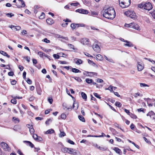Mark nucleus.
Segmentation results:
<instances>
[{
	"label": "nucleus",
	"instance_id": "obj_1",
	"mask_svg": "<svg viewBox=\"0 0 155 155\" xmlns=\"http://www.w3.org/2000/svg\"><path fill=\"white\" fill-rule=\"evenodd\" d=\"M103 15L104 17L106 18L113 19L116 16V13L113 7H109L104 10Z\"/></svg>",
	"mask_w": 155,
	"mask_h": 155
},
{
	"label": "nucleus",
	"instance_id": "obj_2",
	"mask_svg": "<svg viewBox=\"0 0 155 155\" xmlns=\"http://www.w3.org/2000/svg\"><path fill=\"white\" fill-rule=\"evenodd\" d=\"M138 7L141 9L147 10H150L153 8L151 3L148 2L147 3L142 2L138 5Z\"/></svg>",
	"mask_w": 155,
	"mask_h": 155
},
{
	"label": "nucleus",
	"instance_id": "obj_3",
	"mask_svg": "<svg viewBox=\"0 0 155 155\" xmlns=\"http://www.w3.org/2000/svg\"><path fill=\"white\" fill-rule=\"evenodd\" d=\"M120 6L123 8L128 7L130 3V0H119Z\"/></svg>",
	"mask_w": 155,
	"mask_h": 155
},
{
	"label": "nucleus",
	"instance_id": "obj_4",
	"mask_svg": "<svg viewBox=\"0 0 155 155\" xmlns=\"http://www.w3.org/2000/svg\"><path fill=\"white\" fill-rule=\"evenodd\" d=\"M124 14L133 19H135L137 18L136 14L133 11L129 10L127 11L124 12Z\"/></svg>",
	"mask_w": 155,
	"mask_h": 155
},
{
	"label": "nucleus",
	"instance_id": "obj_5",
	"mask_svg": "<svg viewBox=\"0 0 155 155\" xmlns=\"http://www.w3.org/2000/svg\"><path fill=\"white\" fill-rule=\"evenodd\" d=\"M126 27L132 28L136 30H138L140 27L137 24L134 23H131L125 25Z\"/></svg>",
	"mask_w": 155,
	"mask_h": 155
},
{
	"label": "nucleus",
	"instance_id": "obj_6",
	"mask_svg": "<svg viewBox=\"0 0 155 155\" xmlns=\"http://www.w3.org/2000/svg\"><path fill=\"white\" fill-rule=\"evenodd\" d=\"M1 147L6 151H9L11 150L10 147H8V145L4 142L1 143Z\"/></svg>",
	"mask_w": 155,
	"mask_h": 155
},
{
	"label": "nucleus",
	"instance_id": "obj_7",
	"mask_svg": "<svg viewBox=\"0 0 155 155\" xmlns=\"http://www.w3.org/2000/svg\"><path fill=\"white\" fill-rule=\"evenodd\" d=\"M15 5L18 8L24 7L25 5V2L22 0H18V2Z\"/></svg>",
	"mask_w": 155,
	"mask_h": 155
},
{
	"label": "nucleus",
	"instance_id": "obj_8",
	"mask_svg": "<svg viewBox=\"0 0 155 155\" xmlns=\"http://www.w3.org/2000/svg\"><path fill=\"white\" fill-rule=\"evenodd\" d=\"M93 48L95 51L99 52L100 51V47L96 44H94L93 45Z\"/></svg>",
	"mask_w": 155,
	"mask_h": 155
},
{
	"label": "nucleus",
	"instance_id": "obj_9",
	"mask_svg": "<svg viewBox=\"0 0 155 155\" xmlns=\"http://www.w3.org/2000/svg\"><path fill=\"white\" fill-rule=\"evenodd\" d=\"M89 39L87 38H83L81 40V43L83 45H86L88 44Z\"/></svg>",
	"mask_w": 155,
	"mask_h": 155
},
{
	"label": "nucleus",
	"instance_id": "obj_10",
	"mask_svg": "<svg viewBox=\"0 0 155 155\" xmlns=\"http://www.w3.org/2000/svg\"><path fill=\"white\" fill-rule=\"evenodd\" d=\"M77 11L79 13L84 14H87L88 13L87 10L83 9H78L77 10Z\"/></svg>",
	"mask_w": 155,
	"mask_h": 155
},
{
	"label": "nucleus",
	"instance_id": "obj_11",
	"mask_svg": "<svg viewBox=\"0 0 155 155\" xmlns=\"http://www.w3.org/2000/svg\"><path fill=\"white\" fill-rule=\"evenodd\" d=\"M86 75L90 77H92L94 75L97 76V73L94 72H89L88 71H86Z\"/></svg>",
	"mask_w": 155,
	"mask_h": 155
},
{
	"label": "nucleus",
	"instance_id": "obj_12",
	"mask_svg": "<svg viewBox=\"0 0 155 155\" xmlns=\"http://www.w3.org/2000/svg\"><path fill=\"white\" fill-rule=\"evenodd\" d=\"M68 153L71 154H73L74 155H77V153L75 151L74 149L69 148Z\"/></svg>",
	"mask_w": 155,
	"mask_h": 155
},
{
	"label": "nucleus",
	"instance_id": "obj_13",
	"mask_svg": "<svg viewBox=\"0 0 155 155\" xmlns=\"http://www.w3.org/2000/svg\"><path fill=\"white\" fill-rule=\"evenodd\" d=\"M113 150H114L118 154L120 155H122V152L121 150L118 148L117 147H114L113 149Z\"/></svg>",
	"mask_w": 155,
	"mask_h": 155
},
{
	"label": "nucleus",
	"instance_id": "obj_14",
	"mask_svg": "<svg viewBox=\"0 0 155 155\" xmlns=\"http://www.w3.org/2000/svg\"><path fill=\"white\" fill-rule=\"evenodd\" d=\"M138 70L139 71H142L144 68V66L143 65L140 64V63L138 62L137 66Z\"/></svg>",
	"mask_w": 155,
	"mask_h": 155
},
{
	"label": "nucleus",
	"instance_id": "obj_15",
	"mask_svg": "<svg viewBox=\"0 0 155 155\" xmlns=\"http://www.w3.org/2000/svg\"><path fill=\"white\" fill-rule=\"evenodd\" d=\"M71 27L73 29H75L79 27V25L78 24L72 23L71 25Z\"/></svg>",
	"mask_w": 155,
	"mask_h": 155
},
{
	"label": "nucleus",
	"instance_id": "obj_16",
	"mask_svg": "<svg viewBox=\"0 0 155 155\" xmlns=\"http://www.w3.org/2000/svg\"><path fill=\"white\" fill-rule=\"evenodd\" d=\"M126 43L124 44V45L128 47L133 46V45L131 42L127 41V42H126Z\"/></svg>",
	"mask_w": 155,
	"mask_h": 155
},
{
	"label": "nucleus",
	"instance_id": "obj_17",
	"mask_svg": "<svg viewBox=\"0 0 155 155\" xmlns=\"http://www.w3.org/2000/svg\"><path fill=\"white\" fill-rule=\"evenodd\" d=\"M47 23L49 25H51L54 23V21L51 18H49L46 20Z\"/></svg>",
	"mask_w": 155,
	"mask_h": 155
},
{
	"label": "nucleus",
	"instance_id": "obj_18",
	"mask_svg": "<svg viewBox=\"0 0 155 155\" xmlns=\"http://www.w3.org/2000/svg\"><path fill=\"white\" fill-rule=\"evenodd\" d=\"M81 95L85 101H86L87 99V96L86 94L83 92L81 93Z\"/></svg>",
	"mask_w": 155,
	"mask_h": 155
},
{
	"label": "nucleus",
	"instance_id": "obj_19",
	"mask_svg": "<svg viewBox=\"0 0 155 155\" xmlns=\"http://www.w3.org/2000/svg\"><path fill=\"white\" fill-rule=\"evenodd\" d=\"M24 143H26L31 147L33 148L34 147V145L30 141H24Z\"/></svg>",
	"mask_w": 155,
	"mask_h": 155
},
{
	"label": "nucleus",
	"instance_id": "obj_20",
	"mask_svg": "<svg viewBox=\"0 0 155 155\" xmlns=\"http://www.w3.org/2000/svg\"><path fill=\"white\" fill-rule=\"evenodd\" d=\"M68 48L70 49H72L73 50H77V49L75 48L74 47V46L72 44H68Z\"/></svg>",
	"mask_w": 155,
	"mask_h": 155
},
{
	"label": "nucleus",
	"instance_id": "obj_21",
	"mask_svg": "<svg viewBox=\"0 0 155 155\" xmlns=\"http://www.w3.org/2000/svg\"><path fill=\"white\" fill-rule=\"evenodd\" d=\"M0 53L3 55L6 56L8 58H9L10 57V56L4 51H0Z\"/></svg>",
	"mask_w": 155,
	"mask_h": 155
},
{
	"label": "nucleus",
	"instance_id": "obj_22",
	"mask_svg": "<svg viewBox=\"0 0 155 155\" xmlns=\"http://www.w3.org/2000/svg\"><path fill=\"white\" fill-rule=\"evenodd\" d=\"M96 58L97 60H102L103 59L102 56L100 54H98L96 55Z\"/></svg>",
	"mask_w": 155,
	"mask_h": 155
},
{
	"label": "nucleus",
	"instance_id": "obj_23",
	"mask_svg": "<svg viewBox=\"0 0 155 155\" xmlns=\"http://www.w3.org/2000/svg\"><path fill=\"white\" fill-rule=\"evenodd\" d=\"M54 132V130L52 129H50L48 130L45 132V134H51L52 133H53Z\"/></svg>",
	"mask_w": 155,
	"mask_h": 155
},
{
	"label": "nucleus",
	"instance_id": "obj_24",
	"mask_svg": "<svg viewBox=\"0 0 155 155\" xmlns=\"http://www.w3.org/2000/svg\"><path fill=\"white\" fill-rule=\"evenodd\" d=\"M98 15L97 12H95L91 11L90 13H89V15L91 16H95Z\"/></svg>",
	"mask_w": 155,
	"mask_h": 155
},
{
	"label": "nucleus",
	"instance_id": "obj_25",
	"mask_svg": "<svg viewBox=\"0 0 155 155\" xmlns=\"http://www.w3.org/2000/svg\"><path fill=\"white\" fill-rule=\"evenodd\" d=\"M30 128H29V131L30 133L31 134H33L35 130L33 128V127L31 125L30 126Z\"/></svg>",
	"mask_w": 155,
	"mask_h": 155
},
{
	"label": "nucleus",
	"instance_id": "obj_26",
	"mask_svg": "<svg viewBox=\"0 0 155 155\" xmlns=\"http://www.w3.org/2000/svg\"><path fill=\"white\" fill-rule=\"evenodd\" d=\"M98 148L101 150L104 151L107 150V147H101L99 146L98 147Z\"/></svg>",
	"mask_w": 155,
	"mask_h": 155
},
{
	"label": "nucleus",
	"instance_id": "obj_27",
	"mask_svg": "<svg viewBox=\"0 0 155 155\" xmlns=\"http://www.w3.org/2000/svg\"><path fill=\"white\" fill-rule=\"evenodd\" d=\"M129 115L130 117L131 118L133 119H136L137 118V116L134 114H132V113L129 114Z\"/></svg>",
	"mask_w": 155,
	"mask_h": 155
},
{
	"label": "nucleus",
	"instance_id": "obj_28",
	"mask_svg": "<svg viewBox=\"0 0 155 155\" xmlns=\"http://www.w3.org/2000/svg\"><path fill=\"white\" fill-rule=\"evenodd\" d=\"M72 71L75 73H78V72H81V71H80L79 70L75 68H72Z\"/></svg>",
	"mask_w": 155,
	"mask_h": 155
},
{
	"label": "nucleus",
	"instance_id": "obj_29",
	"mask_svg": "<svg viewBox=\"0 0 155 155\" xmlns=\"http://www.w3.org/2000/svg\"><path fill=\"white\" fill-rule=\"evenodd\" d=\"M60 134H59V137H64L66 135V134L63 131H61V130H60Z\"/></svg>",
	"mask_w": 155,
	"mask_h": 155
},
{
	"label": "nucleus",
	"instance_id": "obj_30",
	"mask_svg": "<svg viewBox=\"0 0 155 155\" xmlns=\"http://www.w3.org/2000/svg\"><path fill=\"white\" fill-rule=\"evenodd\" d=\"M78 117L79 120L82 121L83 122H84L85 121V119L83 116L79 115Z\"/></svg>",
	"mask_w": 155,
	"mask_h": 155
},
{
	"label": "nucleus",
	"instance_id": "obj_31",
	"mask_svg": "<svg viewBox=\"0 0 155 155\" xmlns=\"http://www.w3.org/2000/svg\"><path fill=\"white\" fill-rule=\"evenodd\" d=\"M85 81L88 84H91L93 82L92 80L89 78H86L85 79Z\"/></svg>",
	"mask_w": 155,
	"mask_h": 155
},
{
	"label": "nucleus",
	"instance_id": "obj_32",
	"mask_svg": "<svg viewBox=\"0 0 155 155\" xmlns=\"http://www.w3.org/2000/svg\"><path fill=\"white\" fill-rule=\"evenodd\" d=\"M113 87L111 85L109 86V87L107 88H106V90H108L110 91L111 92H114V91L113 90Z\"/></svg>",
	"mask_w": 155,
	"mask_h": 155
},
{
	"label": "nucleus",
	"instance_id": "obj_33",
	"mask_svg": "<svg viewBox=\"0 0 155 155\" xmlns=\"http://www.w3.org/2000/svg\"><path fill=\"white\" fill-rule=\"evenodd\" d=\"M140 85L141 87H149V86L146 84L143 83H140Z\"/></svg>",
	"mask_w": 155,
	"mask_h": 155
},
{
	"label": "nucleus",
	"instance_id": "obj_34",
	"mask_svg": "<svg viewBox=\"0 0 155 155\" xmlns=\"http://www.w3.org/2000/svg\"><path fill=\"white\" fill-rule=\"evenodd\" d=\"M115 105L116 106H117L119 107H121L122 104H121V103L118 101H117L115 103Z\"/></svg>",
	"mask_w": 155,
	"mask_h": 155
},
{
	"label": "nucleus",
	"instance_id": "obj_35",
	"mask_svg": "<svg viewBox=\"0 0 155 155\" xmlns=\"http://www.w3.org/2000/svg\"><path fill=\"white\" fill-rule=\"evenodd\" d=\"M63 106L64 109L68 110L69 109H70V108L68 107V106L66 104L63 103Z\"/></svg>",
	"mask_w": 155,
	"mask_h": 155
},
{
	"label": "nucleus",
	"instance_id": "obj_36",
	"mask_svg": "<svg viewBox=\"0 0 155 155\" xmlns=\"http://www.w3.org/2000/svg\"><path fill=\"white\" fill-rule=\"evenodd\" d=\"M45 17V14L44 12H42L41 15L39 16V18L40 19H43Z\"/></svg>",
	"mask_w": 155,
	"mask_h": 155
},
{
	"label": "nucleus",
	"instance_id": "obj_37",
	"mask_svg": "<svg viewBox=\"0 0 155 155\" xmlns=\"http://www.w3.org/2000/svg\"><path fill=\"white\" fill-rule=\"evenodd\" d=\"M83 61L80 59H78L76 63L78 64H81L82 63Z\"/></svg>",
	"mask_w": 155,
	"mask_h": 155
},
{
	"label": "nucleus",
	"instance_id": "obj_38",
	"mask_svg": "<svg viewBox=\"0 0 155 155\" xmlns=\"http://www.w3.org/2000/svg\"><path fill=\"white\" fill-rule=\"evenodd\" d=\"M89 64H91L92 65H93L94 66L96 65V64L94 63L93 62L90 60V59H88L87 60Z\"/></svg>",
	"mask_w": 155,
	"mask_h": 155
},
{
	"label": "nucleus",
	"instance_id": "obj_39",
	"mask_svg": "<svg viewBox=\"0 0 155 155\" xmlns=\"http://www.w3.org/2000/svg\"><path fill=\"white\" fill-rule=\"evenodd\" d=\"M38 136L36 134H33V137L34 138V139L36 140Z\"/></svg>",
	"mask_w": 155,
	"mask_h": 155
},
{
	"label": "nucleus",
	"instance_id": "obj_40",
	"mask_svg": "<svg viewBox=\"0 0 155 155\" xmlns=\"http://www.w3.org/2000/svg\"><path fill=\"white\" fill-rule=\"evenodd\" d=\"M61 117L62 119H66V114L64 113H63L61 114Z\"/></svg>",
	"mask_w": 155,
	"mask_h": 155
},
{
	"label": "nucleus",
	"instance_id": "obj_41",
	"mask_svg": "<svg viewBox=\"0 0 155 155\" xmlns=\"http://www.w3.org/2000/svg\"><path fill=\"white\" fill-rule=\"evenodd\" d=\"M73 78L78 82H81L82 81L81 79L80 78L77 77H73Z\"/></svg>",
	"mask_w": 155,
	"mask_h": 155
},
{
	"label": "nucleus",
	"instance_id": "obj_42",
	"mask_svg": "<svg viewBox=\"0 0 155 155\" xmlns=\"http://www.w3.org/2000/svg\"><path fill=\"white\" fill-rule=\"evenodd\" d=\"M75 105H76V106H77V107L75 109L76 110V109H77L78 108V104L76 103H75V102H74L73 103V108H74Z\"/></svg>",
	"mask_w": 155,
	"mask_h": 155
},
{
	"label": "nucleus",
	"instance_id": "obj_43",
	"mask_svg": "<svg viewBox=\"0 0 155 155\" xmlns=\"http://www.w3.org/2000/svg\"><path fill=\"white\" fill-rule=\"evenodd\" d=\"M6 15L8 17H11L14 16V15L12 13H8L6 14Z\"/></svg>",
	"mask_w": 155,
	"mask_h": 155
},
{
	"label": "nucleus",
	"instance_id": "obj_44",
	"mask_svg": "<svg viewBox=\"0 0 155 155\" xmlns=\"http://www.w3.org/2000/svg\"><path fill=\"white\" fill-rule=\"evenodd\" d=\"M142 95H141L139 93H135L134 94V97L135 98H137L138 96H141Z\"/></svg>",
	"mask_w": 155,
	"mask_h": 155
},
{
	"label": "nucleus",
	"instance_id": "obj_45",
	"mask_svg": "<svg viewBox=\"0 0 155 155\" xmlns=\"http://www.w3.org/2000/svg\"><path fill=\"white\" fill-rule=\"evenodd\" d=\"M38 54L40 56V57H42L44 56V54H44L41 51H39L38 52Z\"/></svg>",
	"mask_w": 155,
	"mask_h": 155
},
{
	"label": "nucleus",
	"instance_id": "obj_46",
	"mask_svg": "<svg viewBox=\"0 0 155 155\" xmlns=\"http://www.w3.org/2000/svg\"><path fill=\"white\" fill-rule=\"evenodd\" d=\"M11 102L13 104H16V100L15 99H13L11 101Z\"/></svg>",
	"mask_w": 155,
	"mask_h": 155
},
{
	"label": "nucleus",
	"instance_id": "obj_47",
	"mask_svg": "<svg viewBox=\"0 0 155 155\" xmlns=\"http://www.w3.org/2000/svg\"><path fill=\"white\" fill-rule=\"evenodd\" d=\"M93 94H94V95L96 97H97V98H98L99 99L101 98V97L97 93H94Z\"/></svg>",
	"mask_w": 155,
	"mask_h": 155
},
{
	"label": "nucleus",
	"instance_id": "obj_48",
	"mask_svg": "<svg viewBox=\"0 0 155 155\" xmlns=\"http://www.w3.org/2000/svg\"><path fill=\"white\" fill-rule=\"evenodd\" d=\"M42 138L41 137L38 136L36 141L38 142H40L42 141Z\"/></svg>",
	"mask_w": 155,
	"mask_h": 155
},
{
	"label": "nucleus",
	"instance_id": "obj_49",
	"mask_svg": "<svg viewBox=\"0 0 155 155\" xmlns=\"http://www.w3.org/2000/svg\"><path fill=\"white\" fill-rule=\"evenodd\" d=\"M97 82L99 83H102L103 82V81L102 79L98 78L97 80Z\"/></svg>",
	"mask_w": 155,
	"mask_h": 155
},
{
	"label": "nucleus",
	"instance_id": "obj_50",
	"mask_svg": "<svg viewBox=\"0 0 155 155\" xmlns=\"http://www.w3.org/2000/svg\"><path fill=\"white\" fill-rule=\"evenodd\" d=\"M52 110V109H50L49 110H46L45 111V114H48Z\"/></svg>",
	"mask_w": 155,
	"mask_h": 155
},
{
	"label": "nucleus",
	"instance_id": "obj_51",
	"mask_svg": "<svg viewBox=\"0 0 155 155\" xmlns=\"http://www.w3.org/2000/svg\"><path fill=\"white\" fill-rule=\"evenodd\" d=\"M151 15L153 18L155 19V10H154L151 13Z\"/></svg>",
	"mask_w": 155,
	"mask_h": 155
},
{
	"label": "nucleus",
	"instance_id": "obj_52",
	"mask_svg": "<svg viewBox=\"0 0 155 155\" xmlns=\"http://www.w3.org/2000/svg\"><path fill=\"white\" fill-rule=\"evenodd\" d=\"M53 56L55 58V59H59V55H58L57 54H54L53 55Z\"/></svg>",
	"mask_w": 155,
	"mask_h": 155
},
{
	"label": "nucleus",
	"instance_id": "obj_53",
	"mask_svg": "<svg viewBox=\"0 0 155 155\" xmlns=\"http://www.w3.org/2000/svg\"><path fill=\"white\" fill-rule=\"evenodd\" d=\"M12 120H16V121H15V123H16V121L17 122V123H18L19 122V119L18 118H17L15 117H13L12 118Z\"/></svg>",
	"mask_w": 155,
	"mask_h": 155
},
{
	"label": "nucleus",
	"instance_id": "obj_54",
	"mask_svg": "<svg viewBox=\"0 0 155 155\" xmlns=\"http://www.w3.org/2000/svg\"><path fill=\"white\" fill-rule=\"evenodd\" d=\"M68 142L71 144L74 145V143L72 140H68Z\"/></svg>",
	"mask_w": 155,
	"mask_h": 155
},
{
	"label": "nucleus",
	"instance_id": "obj_55",
	"mask_svg": "<svg viewBox=\"0 0 155 155\" xmlns=\"http://www.w3.org/2000/svg\"><path fill=\"white\" fill-rule=\"evenodd\" d=\"M59 54L61 55V56L64 57H65L66 56H67V55L65 54H64L63 53H61Z\"/></svg>",
	"mask_w": 155,
	"mask_h": 155
},
{
	"label": "nucleus",
	"instance_id": "obj_56",
	"mask_svg": "<svg viewBox=\"0 0 155 155\" xmlns=\"http://www.w3.org/2000/svg\"><path fill=\"white\" fill-rule=\"evenodd\" d=\"M16 83V81L15 80H13L11 81V84L12 85H15Z\"/></svg>",
	"mask_w": 155,
	"mask_h": 155
},
{
	"label": "nucleus",
	"instance_id": "obj_57",
	"mask_svg": "<svg viewBox=\"0 0 155 155\" xmlns=\"http://www.w3.org/2000/svg\"><path fill=\"white\" fill-rule=\"evenodd\" d=\"M21 28L19 26H15V30L18 31L21 29Z\"/></svg>",
	"mask_w": 155,
	"mask_h": 155
},
{
	"label": "nucleus",
	"instance_id": "obj_58",
	"mask_svg": "<svg viewBox=\"0 0 155 155\" xmlns=\"http://www.w3.org/2000/svg\"><path fill=\"white\" fill-rule=\"evenodd\" d=\"M44 41L47 43H49L50 42V41L48 40L47 38H45L44 39Z\"/></svg>",
	"mask_w": 155,
	"mask_h": 155
},
{
	"label": "nucleus",
	"instance_id": "obj_59",
	"mask_svg": "<svg viewBox=\"0 0 155 155\" xmlns=\"http://www.w3.org/2000/svg\"><path fill=\"white\" fill-rule=\"evenodd\" d=\"M69 149V148H64L63 149L64 151V153H66V152L68 153Z\"/></svg>",
	"mask_w": 155,
	"mask_h": 155
},
{
	"label": "nucleus",
	"instance_id": "obj_60",
	"mask_svg": "<svg viewBox=\"0 0 155 155\" xmlns=\"http://www.w3.org/2000/svg\"><path fill=\"white\" fill-rule=\"evenodd\" d=\"M68 24L67 23H62L61 24V26L63 27H66L68 25Z\"/></svg>",
	"mask_w": 155,
	"mask_h": 155
},
{
	"label": "nucleus",
	"instance_id": "obj_61",
	"mask_svg": "<svg viewBox=\"0 0 155 155\" xmlns=\"http://www.w3.org/2000/svg\"><path fill=\"white\" fill-rule=\"evenodd\" d=\"M107 61L110 62H111L113 63H114V60L111 58H108Z\"/></svg>",
	"mask_w": 155,
	"mask_h": 155
},
{
	"label": "nucleus",
	"instance_id": "obj_62",
	"mask_svg": "<svg viewBox=\"0 0 155 155\" xmlns=\"http://www.w3.org/2000/svg\"><path fill=\"white\" fill-rule=\"evenodd\" d=\"M124 111L127 114H128L129 115V114H130L131 113H130L129 111V110L126 109H124Z\"/></svg>",
	"mask_w": 155,
	"mask_h": 155
},
{
	"label": "nucleus",
	"instance_id": "obj_63",
	"mask_svg": "<svg viewBox=\"0 0 155 155\" xmlns=\"http://www.w3.org/2000/svg\"><path fill=\"white\" fill-rule=\"evenodd\" d=\"M8 74L10 76H13L14 75V73L13 72L10 71L8 73Z\"/></svg>",
	"mask_w": 155,
	"mask_h": 155
},
{
	"label": "nucleus",
	"instance_id": "obj_64",
	"mask_svg": "<svg viewBox=\"0 0 155 155\" xmlns=\"http://www.w3.org/2000/svg\"><path fill=\"white\" fill-rule=\"evenodd\" d=\"M48 101L50 104H52L53 102V99L52 98H49L48 99Z\"/></svg>",
	"mask_w": 155,
	"mask_h": 155
}]
</instances>
